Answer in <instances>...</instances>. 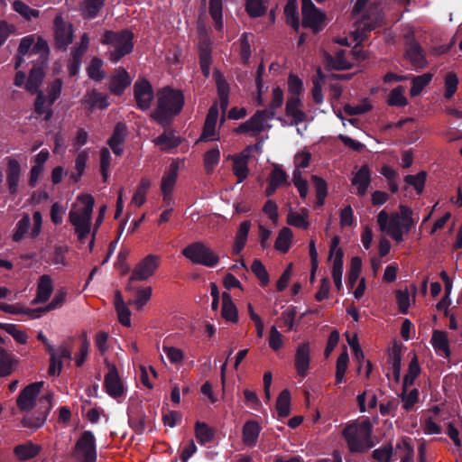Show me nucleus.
Returning <instances> with one entry per match:
<instances>
[{
	"label": "nucleus",
	"instance_id": "f257e3e1",
	"mask_svg": "<svg viewBox=\"0 0 462 462\" xmlns=\"http://www.w3.org/2000/svg\"><path fill=\"white\" fill-rule=\"evenodd\" d=\"M183 106V93L179 89L165 87L158 92L157 106L152 113V117L161 125L167 126L181 112Z\"/></svg>",
	"mask_w": 462,
	"mask_h": 462
},
{
	"label": "nucleus",
	"instance_id": "f03ea898",
	"mask_svg": "<svg viewBox=\"0 0 462 462\" xmlns=\"http://www.w3.org/2000/svg\"><path fill=\"white\" fill-rule=\"evenodd\" d=\"M134 37V33L128 29L121 31L107 30L104 32L100 42L103 45L110 46L106 55L112 63H117L122 58L133 51Z\"/></svg>",
	"mask_w": 462,
	"mask_h": 462
},
{
	"label": "nucleus",
	"instance_id": "7ed1b4c3",
	"mask_svg": "<svg viewBox=\"0 0 462 462\" xmlns=\"http://www.w3.org/2000/svg\"><path fill=\"white\" fill-rule=\"evenodd\" d=\"M373 426L370 420L346 426L343 430L344 439L352 453H363L374 446L372 440Z\"/></svg>",
	"mask_w": 462,
	"mask_h": 462
},
{
	"label": "nucleus",
	"instance_id": "20e7f679",
	"mask_svg": "<svg viewBox=\"0 0 462 462\" xmlns=\"http://www.w3.org/2000/svg\"><path fill=\"white\" fill-rule=\"evenodd\" d=\"M78 200L84 205L81 212L70 210L69 214V222L75 226V232L79 236L80 242L90 232V222L95 204V199L90 194H80Z\"/></svg>",
	"mask_w": 462,
	"mask_h": 462
},
{
	"label": "nucleus",
	"instance_id": "39448f33",
	"mask_svg": "<svg viewBox=\"0 0 462 462\" xmlns=\"http://www.w3.org/2000/svg\"><path fill=\"white\" fill-rule=\"evenodd\" d=\"M53 393L51 392L41 396L38 399V407L34 412H26L21 420V426L23 428L36 430L42 428L48 418L52 408Z\"/></svg>",
	"mask_w": 462,
	"mask_h": 462
},
{
	"label": "nucleus",
	"instance_id": "423d86ee",
	"mask_svg": "<svg viewBox=\"0 0 462 462\" xmlns=\"http://www.w3.org/2000/svg\"><path fill=\"white\" fill-rule=\"evenodd\" d=\"M181 254L191 263L209 268L215 267L219 262L218 255L202 242L189 244Z\"/></svg>",
	"mask_w": 462,
	"mask_h": 462
},
{
	"label": "nucleus",
	"instance_id": "0eeeda50",
	"mask_svg": "<svg viewBox=\"0 0 462 462\" xmlns=\"http://www.w3.org/2000/svg\"><path fill=\"white\" fill-rule=\"evenodd\" d=\"M302 26L319 32L324 26L326 14L311 0H301Z\"/></svg>",
	"mask_w": 462,
	"mask_h": 462
},
{
	"label": "nucleus",
	"instance_id": "6e6552de",
	"mask_svg": "<svg viewBox=\"0 0 462 462\" xmlns=\"http://www.w3.org/2000/svg\"><path fill=\"white\" fill-rule=\"evenodd\" d=\"M159 267V257L155 254H148L143 260H141L132 272L129 278V283L132 282H142L148 280L153 275L154 272ZM127 291H133L134 288L131 284H127Z\"/></svg>",
	"mask_w": 462,
	"mask_h": 462
},
{
	"label": "nucleus",
	"instance_id": "1a4fd4ad",
	"mask_svg": "<svg viewBox=\"0 0 462 462\" xmlns=\"http://www.w3.org/2000/svg\"><path fill=\"white\" fill-rule=\"evenodd\" d=\"M75 449L80 459L79 462H96V439L93 432L90 430L83 431L75 444Z\"/></svg>",
	"mask_w": 462,
	"mask_h": 462
},
{
	"label": "nucleus",
	"instance_id": "9d476101",
	"mask_svg": "<svg viewBox=\"0 0 462 462\" xmlns=\"http://www.w3.org/2000/svg\"><path fill=\"white\" fill-rule=\"evenodd\" d=\"M44 382H35L25 386L16 399V405L20 411L29 412L36 405L37 397L42 388Z\"/></svg>",
	"mask_w": 462,
	"mask_h": 462
},
{
	"label": "nucleus",
	"instance_id": "9b49d317",
	"mask_svg": "<svg viewBox=\"0 0 462 462\" xmlns=\"http://www.w3.org/2000/svg\"><path fill=\"white\" fill-rule=\"evenodd\" d=\"M73 25L63 20L61 15L54 19V40L55 48L60 51H66L73 41Z\"/></svg>",
	"mask_w": 462,
	"mask_h": 462
},
{
	"label": "nucleus",
	"instance_id": "f8f14e48",
	"mask_svg": "<svg viewBox=\"0 0 462 462\" xmlns=\"http://www.w3.org/2000/svg\"><path fill=\"white\" fill-rule=\"evenodd\" d=\"M134 97L138 109L145 111L151 107L154 92L152 84L146 79H138L134 82Z\"/></svg>",
	"mask_w": 462,
	"mask_h": 462
},
{
	"label": "nucleus",
	"instance_id": "ddd939ff",
	"mask_svg": "<svg viewBox=\"0 0 462 462\" xmlns=\"http://www.w3.org/2000/svg\"><path fill=\"white\" fill-rule=\"evenodd\" d=\"M127 417L129 427L138 435L143 434L151 423L140 402L128 407Z\"/></svg>",
	"mask_w": 462,
	"mask_h": 462
},
{
	"label": "nucleus",
	"instance_id": "4468645a",
	"mask_svg": "<svg viewBox=\"0 0 462 462\" xmlns=\"http://www.w3.org/2000/svg\"><path fill=\"white\" fill-rule=\"evenodd\" d=\"M106 365L109 371L104 379L106 393L114 399L123 397L125 394V389L119 377L117 368L115 365H110L109 363H106Z\"/></svg>",
	"mask_w": 462,
	"mask_h": 462
},
{
	"label": "nucleus",
	"instance_id": "2eb2a0df",
	"mask_svg": "<svg viewBox=\"0 0 462 462\" xmlns=\"http://www.w3.org/2000/svg\"><path fill=\"white\" fill-rule=\"evenodd\" d=\"M273 119V114L269 111L257 110L247 121L239 125L234 130L236 134H245L248 132L260 133L264 129V123Z\"/></svg>",
	"mask_w": 462,
	"mask_h": 462
},
{
	"label": "nucleus",
	"instance_id": "dca6fc26",
	"mask_svg": "<svg viewBox=\"0 0 462 462\" xmlns=\"http://www.w3.org/2000/svg\"><path fill=\"white\" fill-rule=\"evenodd\" d=\"M6 186L11 196H16L19 192V185L22 177V167L20 162L11 157L6 158Z\"/></svg>",
	"mask_w": 462,
	"mask_h": 462
},
{
	"label": "nucleus",
	"instance_id": "f3484780",
	"mask_svg": "<svg viewBox=\"0 0 462 462\" xmlns=\"http://www.w3.org/2000/svg\"><path fill=\"white\" fill-rule=\"evenodd\" d=\"M310 346L309 342L300 344L295 352L294 366L298 375L304 378L310 370Z\"/></svg>",
	"mask_w": 462,
	"mask_h": 462
},
{
	"label": "nucleus",
	"instance_id": "a211bd4d",
	"mask_svg": "<svg viewBox=\"0 0 462 462\" xmlns=\"http://www.w3.org/2000/svg\"><path fill=\"white\" fill-rule=\"evenodd\" d=\"M405 56L415 68L423 69L427 66L424 51L413 38L407 41Z\"/></svg>",
	"mask_w": 462,
	"mask_h": 462
},
{
	"label": "nucleus",
	"instance_id": "6ab92c4d",
	"mask_svg": "<svg viewBox=\"0 0 462 462\" xmlns=\"http://www.w3.org/2000/svg\"><path fill=\"white\" fill-rule=\"evenodd\" d=\"M301 106L302 101L300 98V97H290L287 99L285 105V114L287 116L292 118V125H298L300 123L304 122L307 118L306 113L300 109Z\"/></svg>",
	"mask_w": 462,
	"mask_h": 462
},
{
	"label": "nucleus",
	"instance_id": "aec40b11",
	"mask_svg": "<svg viewBox=\"0 0 462 462\" xmlns=\"http://www.w3.org/2000/svg\"><path fill=\"white\" fill-rule=\"evenodd\" d=\"M131 83L128 72L124 68H119L110 79L109 90L116 96H121Z\"/></svg>",
	"mask_w": 462,
	"mask_h": 462
},
{
	"label": "nucleus",
	"instance_id": "412c9836",
	"mask_svg": "<svg viewBox=\"0 0 462 462\" xmlns=\"http://www.w3.org/2000/svg\"><path fill=\"white\" fill-rule=\"evenodd\" d=\"M371 183V171L367 164H364L354 174L351 184L356 187V194L360 197L365 195Z\"/></svg>",
	"mask_w": 462,
	"mask_h": 462
},
{
	"label": "nucleus",
	"instance_id": "4be33fe9",
	"mask_svg": "<svg viewBox=\"0 0 462 462\" xmlns=\"http://www.w3.org/2000/svg\"><path fill=\"white\" fill-rule=\"evenodd\" d=\"M45 77V71L43 68L38 64H34L30 69L28 79L26 80L24 88L32 95L37 92H42L40 88Z\"/></svg>",
	"mask_w": 462,
	"mask_h": 462
},
{
	"label": "nucleus",
	"instance_id": "5701e85b",
	"mask_svg": "<svg viewBox=\"0 0 462 462\" xmlns=\"http://www.w3.org/2000/svg\"><path fill=\"white\" fill-rule=\"evenodd\" d=\"M42 451L40 445L34 444L28 440L25 443L19 444L14 447V454L19 461H27L36 457Z\"/></svg>",
	"mask_w": 462,
	"mask_h": 462
},
{
	"label": "nucleus",
	"instance_id": "b1692460",
	"mask_svg": "<svg viewBox=\"0 0 462 462\" xmlns=\"http://www.w3.org/2000/svg\"><path fill=\"white\" fill-rule=\"evenodd\" d=\"M54 356H55V373H51V364L48 368V374L50 376H59L63 368V360L70 361L72 359V349L66 344H62L57 348L54 347ZM51 363V361L49 360Z\"/></svg>",
	"mask_w": 462,
	"mask_h": 462
},
{
	"label": "nucleus",
	"instance_id": "393cba45",
	"mask_svg": "<svg viewBox=\"0 0 462 462\" xmlns=\"http://www.w3.org/2000/svg\"><path fill=\"white\" fill-rule=\"evenodd\" d=\"M53 291V284L51 276L43 274L40 277L36 297L32 300V304L46 302Z\"/></svg>",
	"mask_w": 462,
	"mask_h": 462
},
{
	"label": "nucleus",
	"instance_id": "a878e982",
	"mask_svg": "<svg viewBox=\"0 0 462 462\" xmlns=\"http://www.w3.org/2000/svg\"><path fill=\"white\" fill-rule=\"evenodd\" d=\"M377 222L381 230L386 231L387 234L394 230L402 229V223L398 213L389 217L385 210H382L377 216Z\"/></svg>",
	"mask_w": 462,
	"mask_h": 462
},
{
	"label": "nucleus",
	"instance_id": "bb28decb",
	"mask_svg": "<svg viewBox=\"0 0 462 462\" xmlns=\"http://www.w3.org/2000/svg\"><path fill=\"white\" fill-rule=\"evenodd\" d=\"M210 42L203 40L199 45V59L201 72L204 77L208 78L210 74V66L212 63Z\"/></svg>",
	"mask_w": 462,
	"mask_h": 462
},
{
	"label": "nucleus",
	"instance_id": "cd10ccee",
	"mask_svg": "<svg viewBox=\"0 0 462 462\" xmlns=\"http://www.w3.org/2000/svg\"><path fill=\"white\" fill-rule=\"evenodd\" d=\"M262 427L256 420H247L243 426V442L248 447H254L257 443Z\"/></svg>",
	"mask_w": 462,
	"mask_h": 462
},
{
	"label": "nucleus",
	"instance_id": "c85d7f7f",
	"mask_svg": "<svg viewBox=\"0 0 462 462\" xmlns=\"http://www.w3.org/2000/svg\"><path fill=\"white\" fill-rule=\"evenodd\" d=\"M179 162H172L166 171L164 172L162 183H161V190L162 192H172L174 186L177 181L178 173H179Z\"/></svg>",
	"mask_w": 462,
	"mask_h": 462
},
{
	"label": "nucleus",
	"instance_id": "c756f323",
	"mask_svg": "<svg viewBox=\"0 0 462 462\" xmlns=\"http://www.w3.org/2000/svg\"><path fill=\"white\" fill-rule=\"evenodd\" d=\"M250 227H251V222L249 220H245L240 224L239 228L236 232L235 243H234V245L232 248V254L234 255L239 254L241 253V251L245 248L246 241H247Z\"/></svg>",
	"mask_w": 462,
	"mask_h": 462
},
{
	"label": "nucleus",
	"instance_id": "7c9ffc66",
	"mask_svg": "<svg viewBox=\"0 0 462 462\" xmlns=\"http://www.w3.org/2000/svg\"><path fill=\"white\" fill-rule=\"evenodd\" d=\"M222 317L229 322L236 323L238 321V311L229 293L224 292L222 295Z\"/></svg>",
	"mask_w": 462,
	"mask_h": 462
},
{
	"label": "nucleus",
	"instance_id": "2f4dec72",
	"mask_svg": "<svg viewBox=\"0 0 462 462\" xmlns=\"http://www.w3.org/2000/svg\"><path fill=\"white\" fill-rule=\"evenodd\" d=\"M431 344L437 353H443L446 357L450 356L448 334L445 331L434 330Z\"/></svg>",
	"mask_w": 462,
	"mask_h": 462
},
{
	"label": "nucleus",
	"instance_id": "473e14b6",
	"mask_svg": "<svg viewBox=\"0 0 462 462\" xmlns=\"http://www.w3.org/2000/svg\"><path fill=\"white\" fill-rule=\"evenodd\" d=\"M16 363L17 359L14 355L0 347V377L10 375Z\"/></svg>",
	"mask_w": 462,
	"mask_h": 462
},
{
	"label": "nucleus",
	"instance_id": "72a5a7b5",
	"mask_svg": "<svg viewBox=\"0 0 462 462\" xmlns=\"http://www.w3.org/2000/svg\"><path fill=\"white\" fill-rule=\"evenodd\" d=\"M343 257L344 253L342 249H337L334 256L331 271L335 286L338 291H340L342 288Z\"/></svg>",
	"mask_w": 462,
	"mask_h": 462
},
{
	"label": "nucleus",
	"instance_id": "f704fd0d",
	"mask_svg": "<svg viewBox=\"0 0 462 462\" xmlns=\"http://www.w3.org/2000/svg\"><path fill=\"white\" fill-rule=\"evenodd\" d=\"M269 0H245V11L251 18L263 16L268 10Z\"/></svg>",
	"mask_w": 462,
	"mask_h": 462
},
{
	"label": "nucleus",
	"instance_id": "c9c22d12",
	"mask_svg": "<svg viewBox=\"0 0 462 462\" xmlns=\"http://www.w3.org/2000/svg\"><path fill=\"white\" fill-rule=\"evenodd\" d=\"M37 97L34 102V112L38 116H44L43 120L50 121L52 117L53 112L51 106H49V99L44 96L43 92H37Z\"/></svg>",
	"mask_w": 462,
	"mask_h": 462
},
{
	"label": "nucleus",
	"instance_id": "e433bc0d",
	"mask_svg": "<svg viewBox=\"0 0 462 462\" xmlns=\"http://www.w3.org/2000/svg\"><path fill=\"white\" fill-rule=\"evenodd\" d=\"M154 142L162 151L168 152L178 147L181 143V139L176 136L172 132H164L160 134Z\"/></svg>",
	"mask_w": 462,
	"mask_h": 462
},
{
	"label": "nucleus",
	"instance_id": "4c0bfd02",
	"mask_svg": "<svg viewBox=\"0 0 462 462\" xmlns=\"http://www.w3.org/2000/svg\"><path fill=\"white\" fill-rule=\"evenodd\" d=\"M195 436L199 444L211 442L215 437V430L205 422L197 421L195 424Z\"/></svg>",
	"mask_w": 462,
	"mask_h": 462
},
{
	"label": "nucleus",
	"instance_id": "58836bf2",
	"mask_svg": "<svg viewBox=\"0 0 462 462\" xmlns=\"http://www.w3.org/2000/svg\"><path fill=\"white\" fill-rule=\"evenodd\" d=\"M276 411L280 418H286L291 412V393L288 389L282 390L276 401Z\"/></svg>",
	"mask_w": 462,
	"mask_h": 462
},
{
	"label": "nucleus",
	"instance_id": "ea45409f",
	"mask_svg": "<svg viewBox=\"0 0 462 462\" xmlns=\"http://www.w3.org/2000/svg\"><path fill=\"white\" fill-rule=\"evenodd\" d=\"M209 14L215 23V28L221 31L223 28V1L209 0Z\"/></svg>",
	"mask_w": 462,
	"mask_h": 462
},
{
	"label": "nucleus",
	"instance_id": "a19ab883",
	"mask_svg": "<svg viewBox=\"0 0 462 462\" xmlns=\"http://www.w3.org/2000/svg\"><path fill=\"white\" fill-rule=\"evenodd\" d=\"M288 174L282 170L281 165L273 164V170L268 177V182H271L277 187L290 186L291 183L288 180Z\"/></svg>",
	"mask_w": 462,
	"mask_h": 462
},
{
	"label": "nucleus",
	"instance_id": "79ce46f5",
	"mask_svg": "<svg viewBox=\"0 0 462 462\" xmlns=\"http://www.w3.org/2000/svg\"><path fill=\"white\" fill-rule=\"evenodd\" d=\"M247 162V156H240L234 159L233 171L238 183L243 182L248 176Z\"/></svg>",
	"mask_w": 462,
	"mask_h": 462
},
{
	"label": "nucleus",
	"instance_id": "37998d69",
	"mask_svg": "<svg viewBox=\"0 0 462 462\" xmlns=\"http://www.w3.org/2000/svg\"><path fill=\"white\" fill-rule=\"evenodd\" d=\"M292 239V232L288 227H283L278 234V236L274 243V247L276 250L281 251L282 253H286L289 251Z\"/></svg>",
	"mask_w": 462,
	"mask_h": 462
},
{
	"label": "nucleus",
	"instance_id": "c03bdc74",
	"mask_svg": "<svg viewBox=\"0 0 462 462\" xmlns=\"http://www.w3.org/2000/svg\"><path fill=\"white\" fill-rule=\"evenodd\" d=\"M152 292V290L151 287H139L135 290V299L129 300L128 304L134 305L136 310H140L150 300Z\"/></svg>",
	"mask_w": 462,
	"mask_h": 462
},
{
	"label": "nucleus",
	"instance_id": "a18cd8bd",
	"mask_svg": "<svg viewBox=\"0 0 462 462\" xmlns=\"http://www.w3.org/2000/svg\"><path fill=\"white\" fill-rule=\"evenodd\" d=\"M79 339L81 340V345L79 346V352L75 357V364L78 367H80L85 363L90 347V341L88 338V335L86 331L81 332L79 335Z\"/></svg>",
	"mask_w": 462,
	"mask_h": 462
},
{
	"label": "nucleus",
	"instance_id": "49530a36",
	"mask_svg": "<svg viewBox=\"0 0 462 462\" xmlns=\"http://www.w3.org/2000/svg\"><path fill=\"white\" fill-rule=\"evenodd\" d=\"M151 188V181L147 178H143L133 196L132 203L136 207H141L145 202V196Z\"/></svg>",
	"mask_w": 462,
	"mask_h": 462
},
{
	"label": "nucleus",
	"instance_id": "de8ad7c7",
	"mask_svg": "<svg viewBox=\"0 0 462 462\" xmlns=\"http://www.w3.org/2000/svg\"><path fill=\"white\" fill-rule=\"evenodd\" d=\"M426 179H427V172L424 171H421L415 175H411V174L406 175L404 178V181L408 185L412 186L415 189L417 194L420 195L424 190Z\"/></svg>",
	"mask_w": 462,
	"mask_h": 462
},
{
	"label": "nucleus",
	"instance_id": "09e8293b",
	"mask_svg": "<svg viewBox=\"0 0 462 462\" xmlns=\"http://www.w3.org/2000/svg\"><path fill=\"white\" fill-rule=\"evenodd\" d=\"M87 102L91 106H97L100 109H106L109 106L108 97L106 95L98 92L96 89L91 90L86 96Z\"/></svg>",
	"mask_w": 462,
	"mask_h": 462
},
{
	"label": "nucleus",
	"instance_id": "8fccbe9b",
	"mask_svg": "<svg viewBox=\"0 0 462 462\" xmlns=\"http://www.w3.org/2000/svg\"><path fill=\"white\" fill-rule=\"evenodd\" d=\"M252 273L256 276L259 280L260 285L262 287H265L268 285L270 282L269 273L263 264V263L259 259H254L251 265Z\"/></svg>",
	"mask_w": 462,
	"mask_h": 462
},
{
	"label": "nucleus",
	"instance_id": "3c124183",
	"mask_svg": "<svg viewBox=\"0 0 462 462\" xmlns=\"http://www.w3.org/2000/svg\"><path fill=\"white\" fill-rule=\"evenodd\" d=\"M432 79V74L425 73L420 76H416L412 79L411 88L410 94L411 97L418 96L423 88L430 84Z\"/></svg>",
	"mask_w": 462,
	"mask_h": 462
},
{
	"label": "nucleus",
	"instance_id": "603ef678",
	"mask_svg": "<svg viewBox=\"0 0 462 462\" xmlns=\"http://www.w3.org/2000/svg\"><path fill=\"white\" fill-rule=\"evenodd\" d=\"M303 213L304 214H300L298 212L291 211L287 215V223L290 226H295V227H299V228H302V229H308L310 224H309V221L307 219V217H308L307 210L303 209Z\"/></svg>",
	"mask_w": 462,
	"mask_h": 462
},
{
	"label": "nucleus",
	"instance_id": "864d4df0",
	"mask_svg": "<svg viewBox=\"0 0 462 462\" xmlns=\"http://www.w3.org/2000/svg\"><path fill=\"white\" fill-rule=\"evenodd\" d=\"M30 226H31L30 216L28 214H24L15 226V230L13 235V240L14 242L21 241L24 237V236L28 233Z\"/></svg>",
	"mask_w": 462,
	"mask_h": 462
},
{
	"label": "nucleus",
	"instance_id": "5fc2aeb1",
	"mask_svg": "<svg viewBox=\"0 0 462 462\" xmlns=\"http://www.w3.org/2000/svg\"><path fill=\"white\" fill-rule=\"evenodd\" d=\"M284 15L287 24H289L295 32H298L300 29V19L296 5L292 3H288L284 8Z\"/></svg>",
	"mask_w": 462,
	"mask_h": 462
},
{
	"label": "nucleus",
	"instance_id": "6e6d98bb",
	"mask_svg": "<svg viewBox=\"0 0 462 462\" xmlns=\"http://www.w3.org/2000/svg\"><path fill=\"white\" fill-rule=\"evenodd\" d=\"M103 62L99 58L94 57L88 65L87 71L88 77L95 81H101L105 78V72L101 69Z\"/></svg>",
	"mask_w": 462,
	"mask_h": 462
},
{
	"label": "nucleus",
	"instance_id": "4d7b16f0",
	"mask_svg": "<svg viewBox=\"0 0 462 462\" xmlns=\"http://www.w3.org/2000/svg\"><path fill=\"white\" fill-rule=\"evenodd\" d=\"M403 87L398 86L393 88L388 97L387 103L389 106L403 107L408 104L407 98L403 95Z\"/></svg>",
	"mask_w": 462,
	"mask_h": 462
},
{
	"label": "nucleus",
	"instance_id": "13d9d810",
	"mask_svg": "<svg viewBox=\"0 0 462 462\" xmlns=\"http://www.w3.org/2000/svg\"><path fill=\"white\" fill-rule=\"evenodd\" d=\"M14 10L21 14L24 19L31 20L32 18H36L40 14V11L36 9L31 8L29 5L24 4L21 0H15L13 3Z\"/></svg>",
	"mask_w": 462,
	"mask_h": 462
},
{
	"label": "nucleus",
	"instance_id": "bf43d9fd",
	"mask_svg": "<svg viewBox=\"0 0 462 462\" xmlns=\"http://www.w3.org/2000/svg\"><path fill=\"white\" fill-rule=\"evenodd\" d=\"M127 136V126L123 122L116 124L113 134L107 141V143H120L123 144Z\"/></svg>",
	"mask_w": 462,
	"mask_h": 462
},
{
	"label": "nucleus",
	"instance_id": "052dcab7",
	"mask_svg": "<svg viewBox=\"0 0 462 462\" xmlns=\"http://www.w3.org/2000/svg\"><path fill=\"white\" fill-rule=\"evenodd\" d=\"M88 159V154L86 151L80 152L75 160V173H71L70 178L75 181L78 182L82 174L84 173L86 163Z\"/></svg>",
	"mask_w": 462,
	"mask_h": 462
},
{
	"label": "nucleus",
	"instance_id": "680f3d73",
	"mask_svg": "<svg viewBox=\"0 0 462 462\" xmlns=\"http://www.w3.org/2000/svg\"><path fill=\"white\" fill-rule=\"evenodd\" d=\"M106 0H86L84 4V15L88 19L97 16L99 11L104 6Z\"/></svg>",
	"mask_w": 462,
	"mask_h": 462
},
{
	"label": "nucleus",
	"instance_id": "e2e57ef3",
	"mask_svg": "<svg viewBox=\"0 0 462 462\" xmlns=\"http://www.w3.org/2000/svg\"><path fill=\"white\" fill-rule=\"evenodd\" d=\"M220 151L217 147L212 148L204 154V166L207 172L213 171L215 166L219 162Z\"/></svg>",
	"mask_w": 462,
	"mask_h": 462
},
{
	"label": "nucleus",
	"instance_id": "0e129e2a",
	"mask_svg": "<svg viewBox=\"0 0 462 462\" xmlns=\"http://www.w3.org/2000/svg\"><path fill=\"white\" fill-rule=\"evenodd\" d=\"M213 79L217 86V96H229L230 87L220 70L213 71Z\"/></svg>",
	"mask_w": 462,
	"mask_h": 462
},
{
	"label": "nucleus",
	"instance_id": "69168bd1",
	"mask_svg": "<svg viewBox=\"0 0 462 462\" xmlns=\"http://www.w3.org/2000/svg\"><path fill=\"white\" fill-rule=\"evenodd\" d=\"M373 458L377 462H389L393 456L392 444H387L373 451Z\"/></svg>",
	"mask_w": 462,
	"mask_h": 462
},
{
	"label": "nucleus",
	"instance_id": "338daca9",
	"mask_svg": "<svg viewBox=\"0 0 462 462\" xmlns=\"http://www.w3.org/2000/svg\"><path fill=\"white\" fill-rule=\"evenodd\" d=\"M0 328L5 330L9 335H11L14 339L20 343V344H25L27 341V336L26 334L19 330L17 328V326L14 324H7V323H0Z\"/></svg>",
	"mask_w": 462,
	"mask_h": 462
},
{
	"label": "nucleus",
	"instance_id": "774afa93",
	"mask_svg": "<svg viewBox=\"0 0 462 462\" xmlns=\"http://www.w3.org/2000/svg\"><path fill=\"white\" fill-rule=\"evenodd\" d=\"M457 76L453 72H448L445 77V98L449 99L454 96L457 88Z\"/></svg>",
	"mask_w": 462,
	"mask_h": 462
}]
</instances>
